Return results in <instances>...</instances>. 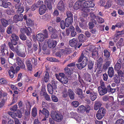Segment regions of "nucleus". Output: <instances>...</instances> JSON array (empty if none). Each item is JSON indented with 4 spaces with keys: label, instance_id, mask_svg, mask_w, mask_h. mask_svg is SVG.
<instances>
[{
    "label": "nucleus",
    "instance_id": "nucleus-1",
    "mask_svg": "<svg viewBox=\"0 0 124 124\" xmlns=\"http://www.w3.org/2000/svg\"><path fill=\"white\" fill-rule=\"evenodd\" d=\"M8 45L10 49L16 53L19 56L23 58L26 56V50L24 45L21 44L17 46H14L10 42H9Z\"/></svg>",
    "mask_w": 124,
    "mask_h": 124
},
{
    "label": "nucleus",
    "instance_id": "nucleus-2",
    "mask_svg": "<svg viewBox=\"0 0 124 124\" xmlns=\"http://www.w3.org/2000/svg\"><path fill=\"white\" fill-rule=\"evenodd\" d=\"M94 6V4L92 1L87 0L84 2L82 4L83 8L81 9L83 13V15L84 17L87 16L88 15L90 10V9L88 8H92Z\"/></svg>",
    "mask_w": 124,
    "mask_h": 124
},
{
    "label": "nucleus",
    "instance_id": "nucleus-3",
    "mask_svg": "<svg viewBox=\"0 0 124 124\" xmlns=\"http://www.w3.org/2000/svg\"><path fill=\"white\" fill-rule=\"evenodd\" d=\"M83 59V61L81 63L77 64L76 65L78 68L79 69H82L85 67L86 65L87 61V59L85 56H84L83 54L82 53L78 60L79 62H80Z\"/></svg>",
    "mask_w": 124,
    "mask_h": 124
},
{
    "label": "nucleus",
    "instance_id": "nucleus-4",
    "mask_svg": "<svg viewBox=\"0 0 124 124\" xmlns=\"http://www.w3.org/2000/svg\"><path fill=\"white\" fill-rule=\"evenodd\" d=\"M43 33H39L36 35V38L39 41L42 42L45 39L48 37V32L46 30L43 31Z\"/></svg>",
    "mask_w": 124,
    "mask_h": 124
},
{
    "label": "nucleus",
    "instance_id": "nucleus-5",
    "mask_svg": "<svg viewBox=\"0 0 124 124\" xmlns=\"http://www.w3.org/2000/svg\"><path fill=\"white\" fill-rule=\"evenodd\" d=\"M51 115L53 119L57 122H60L62 119V116L57 112L52 111Z\"/></svg>",
    "mask_w": 124,
    "mask_h": 124
},
{
    "label": "nucleus",
    "instance_id": "nucleus-6",
    "mask_svg": "<svg viewBox=\"0 0 124 124\" xmlns=\"http://www.w3.org/2000/svg\"><path fill=\"white\" fill-rule=\"evenodd\" d=\"M106 113V110L104 109L101 108L98 111L96 115L97 118L98 119H102Z\"/></svg>",
    "mask_w": 124,
    "mask_h": 124
},
{
    "label": "nucleus",
    "instance_id": "nucleus-7",
    "mask_svg": "<svg viewBox=\"0 0 124 124\" xmlns=\"http://www.w3.org/2000/svg\"><path fill=\"white\" fill-rule=\"evenodd\" d=\"M12 39L11 40V43H10L14 46H16L17 43V41L19 39V37L15 34H12L11 36Z\"/></svg>",
    "mask_w": 124,
    "mask_h": 124
},
{
    "label": "nucleus",
    "instance_id": "nucleus-8",
    "mask_svg": "<svg viewBox=\"0 0 124 124\" xmlns=\"http://www.w3.org/2000/svg\"><path fill=\"white\" fill-rule=\"evenodd\" d=\"M47 43L49 47L51 48L54 47L57 44V42L56 41L52 39H50L48 40Z\"/></svg>",
    "mask_w": 124,
    "mask_h": 124
},
{
    "label": "nucleus",
    "instance_id": "nucleus-9",
    "mask_svg": "<svg viewBox=\"0 0 124 124\" xmlns=\"http://www.w3.org/2000/svg\"><path fill=\"white\" fill-rule=\"evenodd\" d=\"M47 6L44 4L40 7L39 8V11L40 15H42L46 12L47 10Z\"/></svg>",
    "mask_w": 124,
    "mask_h": 124
},
{
    "label": "nucleus",
    "instance_id": "nucleus-10",
    "mask_svg": "<svg viewBox=\"0 0 124 124\" xmlns=\"http://www.w3.org/2000/svg\"><path fill=\"white\" fill-rule=\"evenodd\" d=\"M21 32L22 33H26L28 35H29L31 32V29L30 27L27 28L25 27L24 28H21L20 30Z\"/></svg>",
    "mask_w": 124,
    "mask_h": 124
},
{
    "label": "nucleus",
    "instance_id": "nucleus-11",
    "mask_svg": "<svg viewBox=\"0 0 124 124\" xmlns=\"http://www.w3.org/2000/svg\"><path fill=\"white\" fill-rule=\"evenodd\" d=\"M55 76L63 84H65L68 82V79L66 77H62L60 78L57 74H56Z\"/></svg>",
    "mask_w": 124,
    "mask_h": 124
},
{
    "label": "nucleus",
    "instance_id": "nucleus-12",
    "mask_svg": "<svg viewBox=\"0 0 124 124\" xmlns=\"http://www.w3.org/2000/svg\"><path fill=\"white\" fill-rule=\"evenodd\" d=\"M86 93L87 94H90L91 99L93 101H94L96 98V93L94 92H92L91 90L87 91Z\"/></svg>",
    "mask_w": 124,
    "mask_h": 124
},
{
    "label": "nucleus",
    "instance_id": "nucleus-13",
    "mask_svg": "<svg viewBox=\"0 0 124 124\" xmlns=\"http://www.w3.org/2000/svg\"><path fill=\"white\" fill-rule=\"evenodd\" d=\"M82 3V2L80 1H77L74 4L73 6L74 9L77 10L81 8V10L83 8Z\"/></svg>",
    "mask_w": 124,
    "mask_h": 124
},
{
    "label": "nucleus",
    "instance_id": "nucleus-14",
    "mask_svg": "<svg viewBox=\"0 0 124 124\" xmlns=\"http://www.w3.org/2000/svg\"><path fill=\"white\" fill-rule=\"evenodd\" d=\"M23 15L19 14V15H15L13 17L14 22H16L18 21H22L23 18Z\"/></svg>",
    "mask_w": 124,
    "mask_h": 124
},
{
    "label": "nucleus",
    "instance_id": "nucleus-15",
    "mask_svg": "<svg viewBox=\"0 0 124 124\" xmlns=\"http://www.w3.org/2000/svg\"><path fill=\"white\" fill-rule=\"evenodd\" d=\"M98 90L99 94L101 95H104L107 93V90L106 88H102L99 86L98 88Z\"/></svg>",
    "mask_w": 124,
    "mask_h": 124
},
{
    "label": "nucleus",
    "instance_id": "nucleus-16",
    "mask_svg": "<svg viewBox=\"0 0 124 124\" xmlns=\"http://www.w3.org/2000/svg\"><path fill=\"white\" fill-rule=\"evenodd\" d=\"M16 62L18 65L20 66V67L22 69H24L25 68V65L24 64L23 62L21 60V59L19 57H17L16 58Z\"/></svg>",
    "mask_w": 124,
    "mask_h": 124
},
{
    "label": "nucleus",
    "instance_id": "nucleus-17",
    "mask_svg": "<svg viewBox=\"0 0 124 124\" xmlns=\"http://www.w3.org/2000/svg\"><path fill=\"white\" fill-rule=\"evenodd\" d=\"M78 43V40L77 39L73 38L69 41V44L72 47H74L76 46Z\"/></svg>",
    "mask_w": 124,
    "mask_h": 124
},
{
    "label": "nucleus",
    "instance_id": "nucleus-18",
    "mask_svg": "<svg viewBox=\"0 0 124 124\" xmlns=\"http://www.w3.org/2000/svg\"><path fill=\"white\" fill-rule=\"evenodd\" d=\"M75 93L76 94L78 95V97L82 99H84V96L82 94V91L81 89L78 88L75 90Z\"/></svg>",
    "mask_w": 124,
    "mask_h": 124
},
{
    "label": "nucleus",
    "instance_id": "nucleus-19",
    "mask_svg": "<svg viewBox=\"0 0 124 124\" xmlns=\"http://www.w3.org/2000/svg\"><path fill=\"white\" fill-rule=\"evenodd\" d=\"M57 8L61 11H63L64 9V6L62 1H60L58 3L57 6Z\"/></svg>",
    "mask_w": 124,
    "mask_h": 124
},
{
    "label": "nucleus",
    "instance_id": "nucleus-20",
    "mask_svg": "<svg viewBox=\"0 0 124 124\" xmlns=\"http://www.w3.org/2000/svg\"><path fill=\"white\" fill-rule=\"evenodd\" d=\"M7 47L5 44L2 45L0 46V51L2 53L4 54H8V52L7 50Z\"/></svg>",
    "mask_w": 124,
    "mask_h": 124
},
{
    "label": "nucleus",
    "instance_id": "nucleus-21",
    "mask_svg": "<svg viewBox=\"0 0 124 124\" xmlns=\"http://www.w3.org/2000/svg\"><path fill=\"white\" fill-rule=\"evenodd\" d=\"M8 73L9 76L11 78H13L14 76H15V70L13 67H10V69L8 71Z\"/></svg>",
    "mask_w": 124,
    "mask_h": 124
},
{
    "label": "nucleus",
    "instance_id": "nucleus-22",
    "mask_svg": "<svg viewBox=\"0 0 124 124\" xmlns=\"http://www.w3.org/2000/svg\"><path fill=\"white\" fill-rule=\"evenodd\" d=\"M73 22L72 18L70 17L69 19L66 18L65 20L66 26V27H69L71 25Z\"/></svg>",
    "mask_w": 124,
    "mask_h": 124
},
{
    "label": "nucleus",
    "instance_id": "nucleus-23",
    "mask_svg": "<svg viewBox=\"0 0 124 124\" xmlns=\"http://www.w3.org/2000/svg\"><path fill=\"white\" fill-rule=\"evenodd\" d=\"M79 26L80 27L83 28L86 26L87 22L85 21L82 18H81L79 21Z\"/></svg>",
    "mask_w": 124,
    "mask_h": 124
},
{
    "label": "nucleus",
    "instance_id": "nucleus-24",
    "mask_svg": "<svg viewBox=\"0 0 124 124\" xmlns=\"http://www.w3.org/2000/svg\"><path fill=\"white\" fill-rule=\"evenodd\" d=\"M108 72L109 77L112 78L114 74L113 68L112 67H109L108 69Z\"/></svg>",
    "mask_w": 124,
    "mask_h": 124
},
{
    "label": "nucleus",
    "instance_id": "nucleus-25",
    "mask_svg": "<svg viewBox=\"0 0 124 124\" xmlns=\"http://www.w3.org/2000/svg\"><path fill=\"white\" fill-rule=\"evenodd\" d=\"M106 63L104 65L103 67L104 69H106L109 66L111 62V60L110 58H108L106 59Z\"/></svg>",
    "mask_w": 124,
    "mask_h": 124
},
{
    "label": "nucleus",
    "instance_id": "nucleus-26",
    "mask_svg": "<svg viewBox=\"0 0 124 124\" xmlns=\"http://www.w3.org/2000/svg\"><path fill=\"white\" fill-rule=\"evenodd\" d=\"M78 38L79 41L83 42L86 40V39L85 36L83 34H80L78 36Z\"/></svg>",
    "mask_w": 124,
    "mask_h": 124
},
{
    "label": "nucleus",
    "instance_id": "nucleus-27",
    "mask_svg": "<svg viewBox=\"0 0 124 124\" xmlns=\"http://www.w3.org/2000/svg\"><path fill=\"white\" fill-rule=\"evenodd\" d=\"M118 61L120 63H116L115 66V69L117 71L119 70L121 68V61L120 60H119Z\"/></svg>",
    "mask_w": 124,
    "mask_h": 124
},
{
    "label": "nucleus",
    "instance_id": "nucleus-28",
    "mask_svg": "<svg viewBox=\"0 0 124 124\" xmlns=\"http://www.w3.org/2000/svg\"><path fill=\"white\" fill-rule=\"evenodd\" d=\"M68 93L70 98L71 99H74L75 94L74 92L71 89H70L68 90Z\"/></svg>",
    "mask_w": 124,
    "mask_h": 124
},
{
    "label": "nucleus",
    "instance_id": "nucleus-29",
    "mask_svg": "<svg viewBox=\"0 0 124 124\" xmlns=\"http://www.w3.org/2000/svg\"><path fill=\"white\" fill-rule=\"evenodd\" d=\"M56 55L59 57H61L62 56H63L64 55V50H61L60 51L57 52L56 53Z\"/></svg>",
    "mask_w": 124,
    "mask_h": 124
},
{
    "label": "nucleus",
    "instance_id": "nucleus-30",
    "mask_svg": "<svg viewBox=\"0 0 124 124\" xmlns=\"http://www.w3.org/2000/svg\"><path fill=\"white\" fill-rule=\"evenodd\" d=\"M26 62L28 69L30 71L31 70L32 68V66L31 63L30 61L28 60H27L26 61Z\"/></svg>",
    "mask_w": 124,
    "mask_h": 124
},
{
    "label": "nucleus",
    "instance_id": "nucleus-31",
    "mask_svg": "<svg viewBox=\"0 0 124 124\" xmlns=\"http://www.w3.org/2000/svg\"><path fill=\"white\" fill-rule=\"evenodd\" d=\"M102 105L101 103L99 101H96L95 104L94 109L97 110L99 109Z\"/></svg>",
    "mask_w": 124,
    "mask_h": 124
},
{
    "label": "nucleus",
    "instance_id": "nucleus-32",
    "mask_svg": "<svg viewBox=\"0 0 124 124\" xmlns=\"http://www.w3.org/2000/svg\"><path fill=\"white\" fill-rule=\"evenodd\" d=\"M85 110V107L83 105L79 106L77 108V111L79 112H84Z\"/></svg>",
    "mask_w": 124,
    "mask_h": 124
},
{
    "label": "nucleus",
    "instance_id": "nucleus-33",
    "mask_svg": "<svg viewBox=\"0 0 124 124\" xmlns=\"http://www.w3.org/2000/svg\"><path fill=\"white\" fill-rule=\"evenodd\" d=\"M43 114L44 115L45 117L48 118L49 116V114L48 111L46 109L43 108Z\"/></svg>",
    "mask_w": 124,
    "mask_h": 124
},
{
    "label": "nucleus",
    "instance_id": "nucleus-34",
    "mask_svg": "<svg viewBox=\"0 0 124 124\" xmlns=\"http://www.w3.org/2000/svg\"><path fill=\"white\" fill-rule=\"evenodd\" d=\"M114 82L116 83H119L120 81V77L117 74H115L114 75Z\"/></svg>",
    "mask_w": 124,
    "mask_h": 124
},
{
    "label": "nucleus",
    "instance_id": "nucleus-35",
    "mask_svg": "<svg viewBox=\"0 0 124 124\" xmlns=\"http://www.w3.org/2000/svg\"><path fill=\"white\" fill-rule=\"evenodd\" d=\"M1 21L2 25L4 27H6L9 24L8 21L4 19H2Z\"/></svg>",
    "mask_w": 124,
    "mask_h": 124
},
{
    "label": "nucleus",
    "instance_id": "nucleus-36",
    "mask_svg": "<svg viewBox=\"0 0 124 124\" xmlns=\"http://www.w3.org/2000/svg\"><path fill=\"white\" fill-rule=\"evenodd\" d=\"M94 62L91 61H90L88 64V69L89 70H92L93 68Z\"/></svg>",
    "mask_w": 124,
    "mask_h": 124
},
{
    "label": "nucleus",
    "instance_id": "nucleus-37",
    "mask_svg": "<svg viewBox=\"0 0 124 124\" xmlns=\"http://www.w3.org/2000/svg\"><path fill=\"white\" fill-rule=\"evenodd\" d=\"M48 30L50 32L55 33L57 31L55 28L50 26L48 27Z\"/></svg>",
    "mask_w": 124,
    "mask_h": 124
},
{
    "label": "nucleus",
    "instance_id": "nucleus-38",
    "mask_svg": "<svg viewBox=\"0 0 124 124\" xmlns=\"http://www.w3.org/2000/svg\"><path fill=\"white\" fill-rule=\"evenodd\" d=\"M49 73L47 71H46L44 77V79L46 82H47L49 79Z\"/></svg>",
    "mask_w": 124,
    "mask_h": 124
},
{
    "label": "nucleus",
    "instance_id": "nucleus-39",
    "mask_svg": "<svg viewBox=\"0 0 124 124\" xmlns=\"http://www.w3.org/2000/svg\"><path fill=\"white\" fill-rule=\"evenodd\" d=\"M36 4L37 7L38 8L39 7H40L44 5L43 2V1L41 0H39L37 1Z\"/></svg>",
    "mask_w": 124,
    "mask_h": 124
},
{
    "label": "nucleus",
    "instance_id": "nucleus-40",
    "mask_svg": "<svg viewBox=\"0 0 124 124\" xmlns=\"http://www.w3.org/2000/svg\"><path fill=\"white\" fill-rule=\"evenodd\" d=\"M31 114L33 117H35L37 115V110L36 108L34 107L32 109Z\"/></svg>",
    "mask_w": 124,
    "mask_h": 124
},
{
    "label": "nucleus",
    "instance_id": "nucleus-41",
    "mask_svg": "<svg viewBox=\"0 0 124 124\" xmlns=\"http://www.w3.org/2000/svg\"><path fill=\"white\" fill-rule=\"evenodd\" d=\"M13 30L12 26H10L8 27L7 32L8 34H10L13 32Z\"/></svg>",
    "mask_w": 124,
    "mask_h": 124
},
{
    "label": "nucleus",
    "instance_id": "nucleus-42",
    "mask_svg": "<svg viewBox=\"0 0 124 124\" xmlns=\"http://www.w3.org/2000/svg\"><path fill=\"white\" fill-rule=\"evenodd\" d=\"M11 5V3L9 2H6L4 1L2 2L3 6L5 8L8 7V6L10 5Z\"/></svg>",
    "mask_w": 124,
    "mask_h": 124
},
{
    "label": "nucleus",
    "instance_id": "nucleus-43",
    "mask_svg": "<svg viewBox=\"0 0 124 124\" xmlns=\"http://www.w3.org/2000/svg\"><path fill=\"white\" fill-rule=\"evenodd\" d=\"M95 17L97 19V21L99 23H102L104 22V19L101 17L96 16H95Z\"/></svg>",
    "mask_w": 124,
    "mask_h": 124
},
{
    "label": "nucleus",
    "instance_id": "nucleus-44",
    "mask_svg": "<svg viewBox=\"0 0 124 124\" xmlns=\"http://www.w3.org/2000/svg\"><path fill=\"white\" fill-rule=\"evenodd\" d=\"M102 59L101 58H100L97 61V63L98 67L101 66L102 62Z\"/></svg>",
    "mask_w": 124,
    "mask_h": 124
},
{
    "label": "nucleus",
    "instance_id": "nucleus-45",
    "mask_svg": "<svg viewBox=\"0 0 124 124\" xmlns=\"http://www.w3.org/2000/svg\"><path fill=\"white\" fill-rule=\"evenodd\" d=\"M64 70L66 73L69 74H71L73 73V71L71 70L68 67L65 68L64 69Z\"/></svg>",
    "mask_w": 124,
    "mask_h": 124
},
{
    "label": "nucleus",
    "instance_id": "nucleus-46",
    "mask_svg": "<svg viewBox=\"0 0 124 124\" xmlns=\"http://www.w3.org/2000/svg\"><path fill=\"white\" fill-rule=\"evenodd\" d=\"M14 12V10L12 8L8 9L6 11L8 15H11Z\"/></svg>",
    "mask_w": 124,
    "mask_h": 124
},
{
    "label": "nucleus",
    "instance_id": "nucleus-47",
    "mask_svg": "<svg viewBox=\"0 0 124 124\" xmlns=\"http://www.w3.org/2000/svg\"><path fill=\"white\" fill-rule=\"evenodd\" d=\"M104 55L107 57L106 59H107L108 58H109V57L110 56V54L109 52L106 50H104Z\"/></svg>",
    "mask_w": 124,
    "mask_h": 124
},
{
    "label": "nucleus",
    "instance_id": "nucleus-48",
    "mask_svg": "<svg viewBox=\"0 0 124 124\" xmlns=\"http://www.w3.org/2000/svg\"><path fill=\"white\" fill-rule=\"evenodd\" d=\"M71 104L73 107L76 108L78 106L79 103L77 101H73L71 103Z\"/></svg>",
    "mask_w": 124,
    "mask_h": 124
},
{
    "label": "nucleus",
    "instance_id": "nucleus-49",
    "mask_svg": "<svg viewBox=\"0 0 124 124\" xmlns=\"http://www.w3.org/2000/svg\"><path fill=\"white\" fill-rule=\"evenodd\" d=\"M23 110L22 111L19 110L17 112V117L19 118H21L22 116V114L23 113Z\"/></svg>",
    "mask_w": 124,
    "mask_h": 124
},
{
    "label": "nucleus",
    "instance_id": "nucleus-50",
    "mask_svg": "<svg viewBox=\"0 0 124 124\" xmlns=\"http://www.w3.org/2000/svg\"><path fill=\"white\" fill-rule=\"evenodd\" d=\"M51 98L52 101L54 102H57L58 101V98L54 95H52V96Z\"/></svg>",
    "mask_w": 124,
    "mask_h": 124
},
{
    "label": "nucleus",
    "instance_id": "nucleus-51",
    "mask_svg": "<svg viewBox=\"0 0 124 124\" xmlns=\"http://www.w3.org/2000/svg\"><path fill=\"white\" fill-rule=\"evenodd\" d=\"M111 1L109 0L107 2L105 6V8H109L111 6Z\"/></svg>",
    "mask_w": 124,
    "mask_h": 124
},
{
    "label": "nucleus",
    "instance_id": "nucleus-52",
    "mask_svg": "<svg viewBox=\"0 0 124 124\" xmlns=\"http://www.w3.org/2000/svg\"><path fill=\"white\" fill-rule=\"evenodd\" d=\"M8 114L11 116V117L13 118H15L17 116L16 114L14 112H8Z\"/></svg>",
    "mask_w": 124,
    "mask_h": 124
},
{
    "label": "nucleus",
    "instance_id": "nucleus-53",
    "mask_svg": "<svg viewBox=\"0 0 124 124\" xmlns=\"http://www.w3.org/2000/svg\"><path fill=\"white\" fill-rule=\"evenodd\" d=\"M52 85L53 88H56V87L57 84V82L54 80H52L51 81Z\"/></svg>",
    "mask_w": 124,
    "mask_h": 124
},
{
    "label": "nucleus",
    "instance_id": "nucleus-54",
    "mask_svg": "<svg viewBox=\"0 0 124 124\" xmlns=\"http://www.w3.org/2000/svg\"><path fill=\"white\" fill-rule=\"evenodd\" d=\"M24 10V9L23 7H21L19 8L17 10V12L19 14L23 13Z\"/></svg>",
    "mask_w": 124,
    "mask_h": 124
},
{
    "label": "nucleus",
    "instance_id": "nucleus-55",
    "mask_svg": "<svg viewBox=\"0 0 124 124\" xmlns=\"http://www.w3.org/2000/svg\"><path fill=\"white\" fill-rule=\"evenodd\" d=\"M89 49L90 51L92 52L94 51L97 50V48L94 46H91L89 47Z\"/></svg>",
    "mask_w": 124,
    "mask_h": 124
},
{
    "label": "nucleus",
    "instance_id": "nucleus-56",
    "mask_svg": "<svg viewBox=\"0 0 124 124\" xmlns=\"http://www.w3.org/2000/svg\"><path fill=\"white\" fill-rule=\"evenodd\" d=\"M64 50V55L65 54H70L71 52L70 49L69 48H67Z\"/></svg>",
    "mask_w": 124,
    "mask_h": 124
},
{
    "label": "nucleus",
    "instance_id": "nucleus-57",
    "mask_svg": "<svg viewBox=\"0 0 124 124\" xmlns=\"http://www.w3.org/2000/svg\"><path fill=\"white\" fill-rule=\"evenodd\" d=\"M98 52L97 50L94 51L92 52V56L93 58H95V57L98 55Z\"/></svg>",
    "mask_w": 124,
    "mask_h": 124
},
{
    "label": "nucleus",
    "instance_id": "nucleus-58",
    "mask_svg": "<svg viewBox=\"0 0 124 124\" xmlns=\"http://www.w3.org/2000/svg\"><path fill=\"white\" fill-rule=\"evenodd\" d=\"M48 60L51 62H59V60L53 57H50L48 58Z\"/></svg>",
    "mask_w": 124,
    "mask_h": 124
},
{
    "label": "nucleus",
    "instance_id": "nucleus-59",
    "mask_svg": "<svg viewBox=\"0 0 124 124\" xmlns=\"http://www.w3.org/2000/svg\"><path fill=\"white\" fill-rule=\"evenodd\" d=\"M44 96L45 99L47 101H49L50 100L49 96L46 93H44Z\"/></svg>",
    "mask_w": 124,
    "mask_h": 124
},
{
    "label": "nucleus",
    "instance_id": "nucleus-60",
    "mask_svg": "<svg viewBox=\"0 0 124 124\" xmlns=\"http://www.w3.org/2000/svg\"><path fill=\"white\" fill-rule=\"evenodd\" d=\"M124 122V121L123 119H121L117 120L116 124H123Z\"/></svg>",
    "mask_w": 124,
    "mask_h": 124
},
{
    "label": "nucleus",
    "instance_id": "nucleus-61",
    "mask_svg": "<svg viewBox=\"0 0 124 124\" xmlns=\"http://www.w3.org/2000/svg\"><path fill=\"white\" fill-rule=\"evenodd\" d=\"M60 26L61 28L62 29H64L65 28L66 24L65 23H64L63 21H62L61 23Z\"/></svg>",
    "mask_w": 124,
    "mask_h": 124
},
{
    "label": "nucleus",
    "instance_id": "nucleus-62",
    "mask_svg": "<svg viewBox=\"0 0 124 124\" xmlns=\"http://www.w3.org/2000/svg\"><path fill=\"white\" fill-rule=\"evenodd\" d=\"M20 38L23 40H25L26 39V36L22 34H20Z\"/></svg>",
    "mask_w": 124,
    "mask_h": 124
},
{
    "label": "nucleus",
    "instance_id": "nucleus-63",
    "mask_svg": "<svg viewBox=\"0 0 124 124\" xmlns=\"http://www.w3.org/2000/svg\"><path fill=\"white\" fill-rule=\"evenodd\" d=\"M17 105H15L13 107L10 108V110H11L13 111H16L17 110Z\"/></svg>",
    "mask_w": 124,
    "mask_h": 124
},
{
    "label": "nucleus",
    "instance_id": "nucleus-64",
    "mask_svg": "<svg viewBox=\"0 0 124 124\" xmlns=\"http://www.w3.org/2000/svg\"><path fill=\"white\" fill-rule=\"evenodd\" d=\"M67 15L68 17L67 18L69 19L70 17L72 18L73 16L71 13L70 11H68L67 13Z\"/></svg>",
    "mask_w": 124,
    "mask_h": 124
}]
</instances>
